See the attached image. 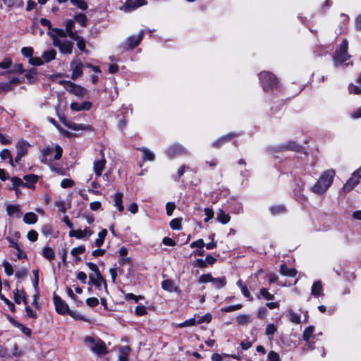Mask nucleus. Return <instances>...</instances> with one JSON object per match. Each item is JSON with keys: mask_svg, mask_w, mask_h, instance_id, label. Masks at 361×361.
<instances>
[{"mask_svg": "<svg viewBox=\"0 0 361 361\" xmlns=\"http://www.w3.org/2000/svg\"><path fill=\"white\" fill-rule=\"evenodd\" d=\"M71 110L75 111H87L92 107V103L90 102H82L81 103L72 102L70 105Z\"/></svg>", "mask_w": 361, "mask_h": 361, "instance_id": "6ab92c4d", "label": "nucleus"}, {"mask_svg": "<svg viewBox=\"0 0 361 361\" xmlns=\"http://www.w3.org/2000/svg\"><path fill=\"white\" fill-rule=\"evenodd\" d=\"M280 273L284 276L293 277L296 276L297 270L294 268H288L286 264H282L280 266Z\"/></svg>", "mask_w": 361, "mask_h": 361, "instance_id": "a878e982", "label": "nucleus"}, {"mask_svg": "<svg viewBox=\"0 0 361 361\" xmlns=\"http://www.w3.org/2000/svg\"><path fill=\"white\" fill-rule=\"evenodd\" d=\"M242 307H243V305L241 304H237V305H234L224 307L221 308V311L225 312H233V311L240 310Z\"/></svg>", "mask_w": 361, "mask_h": 361, "instance_id": "09e8293b", "label": "nucleus"}, {"mask_svg": "<svg viewBox=\"0 0 361 361\" xmlns=\"http://www.w3.org/2000/svg\"><path fill=\"white\" fill-rule=\"evenodd\" d=\"M83 64L78 59H75L71 63V69L72 71L71 79L76 80L82 75Z\"/></svg>", "mask_w": 361, "mask_h": 361, "instance_id": "f8f14e48", "label": "nucleus"}, {"mask_svg": "<svg viewBox=\"0 0 361 361\" xmlns=\"http://www.w3.org/2000/svg\"><path fill=\"white\" fill-rule=\"evenodd\" d=\"M71 39L77 42V47L80 49V51L87 53L88 51L86 49V42L85 39L80 36L78 34L75 35Z\"/></svg>", "mask_w": 361, "mask_h": 361, "instance_id": "4be33fe9", "label": "nucleus"}, {"mask_svg": "<svg viewBox=\"0 0 361 361\" xmlns=\"http://www.w3.org/2000/svg\"><path fill=\"white\" fill-rule=\"evenodd\" d=\"M86 303L88 306L91 307H94L98 305L99 300L97 298L94 297L89 298L86 300Z\"/></svg>", "mask_w": 361, "mask_h": 361, "instance_id": "338daca9", "label": "nucleus"}, {"mask_svg": "<svg viewBox=\"0 0 361 361\" xmlns=\"http://www.w3.org/2000/svg\"><path fill=\"white\" fill-rule=\"evenodd\" d=\"M214 278L210 274H206L201 275L198 279L200 283H206L208 282H213Z\"/></svg>", "mask_w": 361, "mask_h": 361, "instance_id": "a18cd8bd", "label": "nucleus"}, {"mask_svg": "<svg viewBox=\"0 0 361 361\" xmlns=\"http://www.w3.org/2000/svg\"><path fill=\"white\" fill-rule=\"evenodd\" d=\"M289 320L294 324H298L300 323V316L294 312L293 310H288Z\"/></svg>", "mask_w": 361, "mask_h": 361, "instance_id": "37998d69", "label": "nucleus"}, {"mask_svg": "<svg viewBox=\"0 0 361 361\" xmlns=\"http://www.w3.org/2000/svg\"><path fill=\"white\" fill-rule=\"evenodd\" d=\"M42 254L44 258L48 259L49 261H52L55 258V252L54 250L50 247H44L42 249Z\"/></svg>", "mask_w": 361, "mask_h": 361, "instance_id": "473e14b6", "label": "nucleus"}, {"mask_svg": "<svg viewBox=\"0 0 361 361\" xmlns=\"http://www.w3.org/2000/svg\"><path fill=\"white\" fill-rule=\"evenodd\" d=\"M281 148L286 149H291L293 151H299L301 147L295 142H288L285 146L282 147Z\"/></svg>", "mask_w": 361, "mask_h": 361, "instance_id": "49530a36", "label": "nucleus"}, {"mask_svg": "<svg viewBox=\"0 0 361 361\" xmlns=\"http://www.w3.org/2000/svg\"><path fill=\"white\" fill-rule=\"evenodd\" d=\"M11 180L12 182V185L8 187V189L10 190H14L17 192V188L20 186L30 188V185H27V183H23V181L18 177H13L11 179Z\"/></svg>", "mask_w": 361, "mask_h": 361, "instance_id": "c85d7f7f", "label": "nucleus"}, {"mask_svg": "<svg viewBox=\"0 0 361 361\" xmlns=\"http://www.w3.org/2000/svg\"><path fill=\"white\" fill-rule=\"evenodd\" d=\"M161 288L170 293L176 292L178 289L177 286L175 284V282L172 279H166L164 280L161 282Z\"/></svg>", "mask_w": 361, "mask_h": 361, "instance_id": "412c9836", "label": "nucleus"}, {"mask_svg": "<svg viewBox=\"0 0 361 361\" xmlns=\"http://www.w3.org/2000/svg\"><path fill=\"white\" fill-rule=\"evenodd\" d=\"M14 295V300L17 304H20L21 302H23L24 304L27 305L25 293L22 290H20L18 288H16L13 291Z\"/></svg>", "mask_w": 361, "mask_h": 361, "instance_id": "bb28decb", "label": "nucleus"}, {"mask_svg": "<svg viewBox=\"0 0 361 361\" xmlns=\"http://www.w3.org/2000/svg\"><path fill=\"white\" fill-rule=\"evenodd\" d=\"M54 35H56L60 39H66L67 37H68V32L66 29H61V28H54L52 29V31L51 32Z\"/></svg>", "mask_w": 361, "mask_h": 361, "instance_id": "ea45409f", "label": "nucleus"}, {"mask_svg": "<svg viewBox=\"0 0 361 361\" xmlns=\"http://www.w3.org/2000/svg\"><path fill=\"white\" fill-rule=\"evenodd\" d=\"M6 213L9 216H15L16 218H20L22 216L20 207L18 204H7Z\"/></svg>", "mask_w": 361, "mask_h": 361, "instance_id": "a211bd4d", "label": "nucleus"}, {"mask_svg": "<svg viewBox=\"0 0 361 361\" xmlns=\"http://www.w3.org/2000/svg\"><path fill=\"white\" fill-rule=\"evenodd\" d=\"M100 154L102 155V158L99 160L94 161L93 164V170L97 177L102 175L106 164V159L102 149L100 150Z\"/></svg>", "mask_w": 361, "mask_h": 361, "instance_id": "4468645a", "label": "nucleus"}, {"mask_svg": "<svg viewBox=\"0 0 361 361\" xmlns=\"http://www.w3.org/2000/svg\"><path fill=\"white\" fill-rule=\"evenodd\" d=\"M314 331V327L313 326H309L303 332L302 337L304 341H306L309 349H312L314 348L312 345L313 341H312V338L313 339L314 338V336L313 335Z\"/></svg>", "mask_w": 361, "mask_h": 361, "instance_id": "2eb2a0df", "label": "nucleus"}, {"mask_svg": "<svg viewBox=\"0 0 361 361\" xmlns=\"http://www.w3.org/2000/svg\"><path fill=\"white\" fill-rule=\"evenodd\" d=\"M74 185V181L71 179L64 178L61 182V186L63 188H71Z\"/></svg>", "mask_w": 361, "mask_h": 361, "instance_id": "4d7b16f0", "label": "nucleus"}, {"mask_svg": "<svg viewBox=\"0 0 361 361\" xmlns=\"http://www.w3.org/2000/svg\"><path fill=\"white\" fill-rule=\"evenodd\" d=\"M360 178H361V167L353 173L352 177L344 185V190L347 191L352 190L359 183Z\"/></svg>", "mask_w": 361, "mask_h": 361, "instance_id": "ddd939ff", "label": "nucleus"}, {"mask_svg": "<svg viewBox=\"0 0 361 361\" xmlns=\"http://www.w3.org/2000/svg\"><path fill=\"white\" fill-rule=\"evenodd\" d=\"M335 174L334 170L324 171L315 184L311 187V191L316 195L324 194L332 184Z\"/></svg>", "mask_w": 361, "mask_h": 361, "instance_id": "f257e3e1", "label": "nucleus"}, {"mask_svg": "<svg viewBox=\"0 0 361 361\" xmlns=\"http://www.w3.org/2000/svg\"><path fill=\"white\" fill-rule=\"evenodd\" d=\"M21 53L24 56L31 58L33 54V49L32 47H23Z\"/></svg>", "mask_w": 361, "mask_h": 361, "instance_id": "e2e57ef3", "label": "nucleus"}, {"mask_svg": "<svg viewBox=\"0 0 361 361\" xmlns=\"http://www.w3.org/2000/svg\"><path fill=\"white\" fill-rule=\"evenodd\" d=\"M139 150L142 152V159L144 161H154L155 159V155L154 152L150 151L146 147H140Z\"/></svg>", "mask_w": 361, "mask_h": 361, "instance_id": "2f4dec72", "label": "nucleus"}, {"mask_svg": "<svg viewBox=\"0 0 361 361\" xmlns=\"http://www.w3.org/2000/svg\"><path fill=\"white\" fill-rule=\"evenodd\" d=\"M146 4H147L146 0H128L121 7V10L126 13H130Z\"/></svg>", "mask_w": 361, "mask_h": 361, "instance_id": "9d476101", "label": "nucleus"}, {"mask_svg": "<svg viewBox=\"0 0 361 361\" xmlns=\"http://www.w3.org/2000/svg\"><path fill=\"white\" fill-rule=\"evenodd\" d=\"M205 245L204 242L202 239H199L197 240L193 241L190 243V247L191 248L197 247L199 249H202Z\"/></svg>", "mask_w": 361, "mask_h": 361, "instance_id": "13d9d810", "label": "nucleus"}, {"mask_svg": "<svg viewBox=\"0 0 361 361\" xmlns=\"http://www.w3.org/2000/svg\"><path fill=\"white\" fill-rule=\"evenodd\" d=\"M118 361H128V354L130 348L128 345L120 346L118 348Z\"/></svg>", "mask_w": 361, "mask_h": 361, "instance_id": "5701e85b", "label": "nucleus"}, {"mask_svg": "<svg viewBox=\"0 0 361 361\" xmlns=\"http://www.w3.org/2000/svg\"><path fill=\"white\" fill-rule=\"evenodd\" d=\"M37 71L35 69H31L25 73V76L30 81L32 82L35 80Z\"/></svg>", "mask_w": 361, "mask_h": 361, "instance_id": "6e6d98bb", "label": "nucleus"}, {"mask_svg": "<svg viewBox=\"0 0 361 361\" xmlns=\"http://www.w3.org/2000/svg\"><path fill=\"white\" fill-rule=\"evenodd\" d=\"M260 294L262 297L268 300H272L274 298V295L269 293V291L264 288L260 290Z\"/></svg>", "mask_w": 361, "mask_h": 361, "instance_id": "680f3d73", "label": "nucleus"}, {"mask_svg": "<svg viewBox=\"0 0 361 361\" xmlns=\"http://www.w3.org/2000/svg\"><path fill=\"white\" fill-rule=\"evenodd\" d=\"M85 342L89 348L96 355L102 356L107 353L106 346L103 341L92 336H86Z\"/></svg>", "mask_w": 361, "mask_h": 361, "instance_id": "423d86ee", "label": "nucleus"}, {"mask_svg": "<svg viewBox=\"0 0 361 361\" xmlns=\"http://www.w3.org/2000/svg\"><path fill=\"white\" fill-rule=\"evenodd\" d=\"M113 199L114 206L117 207L119 212H123L124 209L123 205L122 204L123 193L120 192L115 193L113 197Z\"/></svg>", "mask_w": 361, "mask_h": 361, "instance_id": "b1692460", "label": "nucleus"}, {"mask_svg": "<svg viewBox=\"0 0 361 361\" xmlns=\"http://www.w3.org/2000/svg\"><path fill=\"white\" fill-rule=\"evenodd\" d=\"M212 315L210 314H206L203 316H199L197 317V324H202L203 322L209 323L212 320Z\"/></svg>", "mask_w": 361, "mask_h": 361, "instance_id": "5fc2aeb1", "label": "nucleus"}, {"mask_svg": "<svg viewBox=\"0 0 361 361\" xmlns=\"http://www.w3.org/2000/svg\"><path fill=\"white\" fill-rule=\"evenodd\" d=\"M348 91L350 94H360L361 89L353 84H350L348 87Z\"/></svg>", "mask_w": 361, "mask_h": 361, "instance_id": "69168bd1", "label": "nucleus"}, {"mask_svg": "<svg viewBox=\"0 0 361 361\" xmlns=\"http://www.w3.org/2000/svg\"><path fill=\"white\" fill-rule=\"evenodd\" d=\"M56 311L60 314H71L68 305L59 295L54 294L53 297Z\"/></svg>", "mask_w": 361, "mask_h": 361, "instance_id": "1a4fd4ad", "label": "nucleus"}, {"mask_svg": "<svg viewBox=\"0 0 361 361\" xmlns=\"http://www.w3.org/2000/svg\"><path fill=\"white\" fill-rule=\"evenodd\" d=\"M188 153V150L185 148H184L182 145L178 144H175L170 146L166 151V155L170 159H173L176 156L182 154H187Z\"/></svg>", "mask_w": 361, "mask_h": 361, "instance_id": "9b49d317", "label": "nucleus"}, {"mask_svg": "<svg viewBox=\"0 0 361 361\" xmlns=\"http://www.w3.org/2000/svg\"><path fill=\"white\" fill-rule=\"evenodd\" d=\"M24 72L23 66L21 63H16L14 64L11 70L9 71V73H23Z\"/></svg>", "mask_w": 361, "mask_h": 361, "instance_id": "864d4df0", "label": "nucleus"}, {"mask_svg": "<svg viewBox=\"0 0 361 361\" xmlns=\"http://www.w3.org/2000/svg\"><path fill=\"white\" fill-rule=\"evenodd\" d=\"M0 157H1V159H3V160L9 159L10 164L13 166H14L11 154L8 149H2L0 152Z\"/></svg>", "mask_w": 361, "mask_h": 361, "instance_id": "a19ab883", "label": "nucleus"}, {"mask_svg": "<svg viewBox=\"0 0 361 361\" xmlns=\"http://www.w3.org/2000/svg\"><path fill=\"white\" fill-rule=\"evenodd\" d=\"M236 136H238V135L235 133H229L224 137H221V138L213 142L212 145L214 147H220L226 142L231 140L232 138Z\"/></svg>", "mask_w": 361, "mask_h": 361, "instance_id": "cd10ccee", "label": "nucleus"}, {"mask_svg": "<svg viewBox=\"0 0 361 361\" xmlns=\"http://www.w3.org/2000/svg\"><path fill=\"white\" fill-rule=\"evenodd\" d=\"M170 226L173 230H180L181 228V219H173L170 222Z\"/></svg>", "mask_w": 361, "mask_h": 361, "instance_id": "de8ad7c7", "label": "nucleus"}, {"mask_svg": "<svg viewBox=\"0 0 361 361\" xmlns=\"http://www.w3.org/2000/svg\"><path fill=\"white\" fill-rule=\"evenodd\" d=\"M271 213L274 215L283 214L286 212V207L284 205H276L270 207Z\"/></svg>", "mask_w": 361, "mask_h": 361, "instance_id": "79ce46f5", "label": "nucleus"}, {"mask_svg": "<svg viewBox=\"0 0 361 361\" xmlns=\"http://www.w3.org/2000/svg\"><path fill=\"white\" fill-rule=\"evenodd\" d=\"M75 22H78L82 27H86L87 18L85 13H78L73 17Z\"/></svg>", "mask_w": 361, "mask_h": 361, "instance_id": "c9c22d12", "label": "nucleus"}, {"mask_svg": "<svg viewBox=\"0 0 361 361\" xmlns=\"http://www.w3.org/2000/svg\"><path fill=\"white\" fill-rule=\"evenodd\" d=\"M47 35L51 38L53 45L59 49L61 54L64 55L72 54L74 44L71 40L60 39L52 32H47Z\"/></svg>", "mask_w": 361, "mask_h": 361, "instance_id": "20e7f679", "label": "nucleus"}, {"mask_svg": "<svg viewBox=\"0 0 361 361\" xmlns=\"http://www.w3.org/2000/svg\"><path fill=\"white\" fill-rule=\"evenodd\" d=\"M29 147H30L29 143L24 140L18 141L16 145L17 152L23 156H25L27 154V149Z\"/></svg>", "mask_w": 361, "mask_h": 361, "instance_id": "aec40b11", "label": "nucleus"}, {"mask_svg": "<svg viewBox=\"0 0 361 361\" xmlns=\"http://www.w3.org/2000/svg\"><path fill=\"white\" fill-rule=\"evenodd\" d=\"M24 180H26L27 185H32L35 183L38 180V176L34 174L25 175L23 177Z\"/></svg>", "mask_w": 361, "mask_h": 361, "instance_id": "c03bdc74", "label": "nucleus"}, {"mask_svg": "<svg viewBox=\"0 0 361 361\" xmlns=\"http://www.w3.org/2000/svg\"><path fill=\"white\" fill-rule=\"evenodd\" d=\"M70 1L80 10L85 11L88 8V4L85 0H70Z\"/></svg>", "mask_w": 361, "mask_h": 361, "instance_id": "58836bf2", "label": "nucleus"}, {"mask_svg": "<svg viewBox=\"0 0 361 361\" xmlns=\"http://www.w3.org/2000/svg\"><path fill=\"white\" fill-rule=\"evenodd\" d=\"M56 51L51 49L47 51H44L42 54V59L44 61V63H49L54 60L56 58Z\"/></svg>", "mask_w": 361, "mask_h": 361, "instance_id": "c756f323", "label": "nucleus"}, {"mask_svg": "<svg viewBox=\"0 0 361 361\" xmlns=\"http://www.w3.org/2000/svg\"><path fill=\"white\" fill-rule=\"evenodd\" d=\"M29 63L33 66H41L44 64V61L39 57H32L29 59Z\"/></svg>", "mask_w": 361, "mask_h": 361, "instance_id": "052dcab7", "label": "nucleus"}, {"mask_svg": "<svg viewBox=\"0 0 361 361\" xmlns=\"http://www.w3.org/2000/svg\"><path fill=\"white\" fill-rule=\"evenodd\" d=\"M63 149L59 145L47 146L42 152L41 162L48 164L61 159Z\"/></svg>", "mask_w": 361, "mask_h": 361, "instance_id": "7ed1b4c3", "label": "nucleus"}, {"mask_svg": "<svg viewBox=\"0 0 361 361\" xmlns=\"http://www.w3.org/2000/svg\"><path fill=\"white\" fill-rule=\"evenodd\" d=\"M23 221L27 224H33L37 221V216L33 212L25 213L23 216Z\"/></svg>", "mask_w": 361, "mask_h": 361, "instance_id": "72a5a7b5", "label": "nucleus"}, {"mask_svg": "<svg viewBox=\"0 0 361 361\" xmlns=\"http://www.w3.org/2000/svg\"><path fill=\"white\" fill-rule=\"evenodd\" d=\"M107 235V230L102 229L98 233V238L95 240L94 244L97 247H99L104 243V239Z\"/></svg>", "mask_w": 361, "mask_h": 361, "instance_id": "4c0bfd02", "label": "nucleus"}, {"mask_svg": "<svg viewBox=\"0 0 361 361\" xmlns=\"http://www.w3.org/2000/svg\"><path fill=\"white\" fill-rule=\"evenodd\" d=\"M268 361H280L279 354L274 351H270L268 354Z\"/></svg>", "mask_w": 361, "mask_h": 361, "instance_id": "774afa93", "label": "nucleus"}, {"mask_svg": "<svg viewBox=\"0 0 361 361\" xmlns=\"http://www.w3.org/2000/svg\"><path fill=\"white\" fill-rule=\"evenodd\" d=\"M145 31L141 30L137 35L129 36L122 44L126 49H133L138 46L144 37Z\"/></svg>", "mask_w": 361, "mask_h": 361, "instance_id": "6e6552de", "label": "nucleus"}, {"mask_svg": "<svg viewBox=\"0 0 361 361\" xmlns=\"http://www.w3.org/2000/svg\"><path fill=\"white\" fill-rule=\"evenodd\" d=\"M322 284L320 281H315L311 288V295L314 297H319L322 295Z\"/></svg>", "mask_w": 361, "mask_h": 361, "instance_id": "7c9ffc66", "label": "nucleus"}, {"mask_svg": "<svg viewBox=\"0 0 361 361\" xmlns=\"http://www.w3.org/2000/svg\"><path fill=\"white\" fill-rule=\"evenodd\" d=\"M92 234V231L89 228H85L84 230H71L69 232L70 237H75L78 239H82L84 238H89Z\"/></svg>", "mask_w": 361, "mask_h": 361, "instance_id": "dca6fc26", "label": "nucleus"}, {"mask_svg": "<svg viewBox=\"0 0 361 361\" xmlns=\"http://www.w3.org/2000/svg\"><path fill=\"white\" fill-rule=\"evenodd\" d=\"M216 219L219 222L226 224L230 221L231 217L228 214H226L224 210L220 209L217 214Z\"/></svg>", "mask_w": 361, "mask_h": 361, "instance_id": "f704fd0d", "label": "nucleus"}, {"mask_svg": "<svg viewBox=\"0 0 361 361\" xmlns=\"http://www.w3.org/2000/svg\"><path fill=\"white\" fill-rule=\"evenodd\" d=\"M348 42L345 38H344L333 56V62L336 67L343 64L350 59L351 56L348 54Z\"/></svg>", "mask_w": 361, "mask_h": 361, "instance_id": "f03ea898", "label": "nucleus"}, {"mask_svg": "<svg viewBox=\"0 0 361 361\" xmlns=\"http://www.w3.org/2000/svg\"><path fill=\"white\" fill-rule=\"evenodd\" d=\"M125 299L127 300H133L135 302H137V301L139 300L144 299V297L142 295H134L133 293H127L125 295Z\"/></svg>", "mask_w": 361, "mask_h": 361, "instance_id": "bf43d9fd", "label": "nucleus"}, {"mask_svg": "<svg viewBox=\"0 0 361 361\" xmlns=\"http://www.w3.org/2000/svg\"><path fill=\"white\" fill-rule=\"evenodd\" d=\"M27 237L30 241L35 242L38 238V233L35 230H31L27 233Z\"/></svg>", "mask_w": 361, "mask_h": 361, "instance_id": "0e129e2a", "label": "nucleus"}, {"mask_svg": "<svg viewBox=\"0 0 361 361\" xmlns=\"http://www.w3.org/2000/svg\"><path fill=\"white\" fill-rule=\"evenodd\" d=\"M75 27V20L73 19H68L66 22L65 25V29L67 30L68 37L70 38L73 37L75 35L78 34V32L76 30H74L73 28Z\"/></svg>", "mask_w": 361, "mask_h": 361, "instance_id": "393cba45", "label": "nucleus"}, {"mask_svg": "<svg viewBox=\"0 0 361 361\" xmlns=\"http://www.w3.org/2000/svg\"><path fill=\"white\" fill-rule=\"evenodd\" d=\"M89 284H93L98 289H101L102 286L104 285L105 288L106 289V283L101 274H97V276H93L92 274H90L89 276Z\"/></svg>", "mask_w": 361, "mask_h": 361, "instance_id": "f3484780", "label": "nucleus"}, {"mask_svg": "<svg viewBox=\"0 0 361 361\" xmlns=\"http://www.w3.org/2000/svg\"><path fill=\"white\" fill-rule=\"evenodd\" d=\"M59 83L63 85L66 91L75 96L82 97L86 93V90L83 87L73 83V82L63 80H60Z\"/></svg>", "mask_w": 361, "mask_h": 361, "instance_id": "0eeeda50", "label": "nucleus"}, {"mask_svg": "<svg viewBox=\"0 0 361 361\" xmlns=\"http://www.w3.org/2000/svg\"><path fill=\"white\" fill-rule=\"evenodd\" d=\"M213 286L216 288H221L224 287L226 285V279L225 276L219 277V278H214L213 282H212Z\"/></svg>", "mask_w": 361, "mask_h": 361, "instance_id": "e433bc0d", "label": "nucleus"}, {"mask_svg": "<svg viewBox=\"0 0 361 361\" xmlns=\"http://www.w3.org/2000/svg\"><path fill=\"white\" fill-rule=\"evenodd\" d=\"M85 251V247L84 245H80L77 247H74L71 250V253L73 256H78L84 253Z\"/></svg>", "mask_w": 361, "mask_h": 361, "instance_id": "8fccbe9b", "label": "nucleus"}, {"mask_svg": "<svg viewBox=\"0 0 361 361\" xmlns=\"http://www.w3.org/2000/svg\"><path fill=\"white\" fill-rule=\"evenodd\" d=\"M135 313L137 316H144L147 314V310L143 305H137L135 309Z\"/></svg>", "mask_w": 361, "mask_h": 361, "instance_id": "3c124183", "label": "nucleus"}, {"mask_svg": "<svg viewBox=\"0 0 361 361\" xmlns=\"http://www.w3.org/2000/svg\"><path fill=\"white\" fill-rule=\"evenodd\" d=\"M3 267L4 268L5 273L7 276H11L13 274V269L11 264L5 261L3 262Z\"/></svg>", "mask_w": 361, "mask_h": 361, "instance_id": "603ef678", "label": "nucleus"}, {"mask_svg": "<svg viewBox=\"0 0 361 361\" xmlns=\"http://www.w3.org/2000/svg\"><path fill=\"white\" fill-rule=\"evenodd\" d=\"M259 79L262 87L265 92H269L278 87V81L276 76L268 71H263L259 74Z\"/></svg>", "mask_w": 361, "mask_h": 361, "instance_id": "39448f33", "label": "nucleus"}]
</instances>
